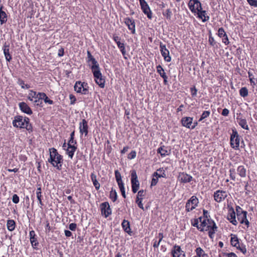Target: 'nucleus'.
<instances>
[{"label": "nucleus", "mask_w": 257, "mask_h": 257, "mask_svg": "<svg viewBox=\"0 0 257 257\" xmlns=\"http://www.w3.org/2000/svg\"><path fill=\"white\" fill-rule=\"evenodd\" d=\"M207 221L208 223L210 225V230L215 231L217 230V226L214 222V221L212 220L207 219Z\"/></svg>", "instance_id": "nucleus-40"}, {"label": "nucleus", "mask_w": 257, "mask_h": 257, "mask_svg": "<svg viewBox=\"0 0 257 257\" xmlns=\"http://www.w3.org/2000/svg\"><path fill=\"white\" fill-rule=\"evenodd\" d=\"M106 153L109 155H111V146L110 145V142L109 141H107V146H106Z\"/></svg>", "instance_id": "nucleus-50"}, {"label": "nucleus", "mask_w": 257, "mask_h": 257, "mask_svg": "<svg viewBox=\"0 0 257 257\" xmlns=\"http://www.w3.org/2000/svg\"><path fill=\"white\" fill-rule=\"evenodd\" d=\"M76 144V141L74 140V138H70V139L68 141V146H75Z\"/></svg>", "instance_id": "nucleus-56"}, {"label": "nucleus", "mask_w": 257, "mask_h": 257, "mask_svg": "<svg viewBox=\"0 0 257 257\" xmlns=\"http://www.w3.org/2000/svg\"><path fill=\"white\" fill-rule=\"evenodd\" d=\"M18 83L22 88L28 89L30 87V85L27 84H25L24 81H18Z\"/></svg>", "instance_id": "nucleus-47"}, {"label": "nucleus", "mask_w": 257, "mask_h": 257, "mask_svg": "<svg viewBox=\"0 0 257 257\" xmlns=\"http://www.w3.org/2000/svg\"><path fill=\"white\" fill-rule=\"evenodd\" d=\"M3 6L1 5L0 7V22L1 24L5 23L7 21V15L6 12L2 10Z\"/></svg>", "instance_id": "nucleus-27"}, {"label": "nucleus", "mask_w": 257, "mask_h": 257, "mask_svg": "<svg viewBox=\"0 0 257 257\" xmlns=\"http://www.w3.org/2000/svg\"><path fill=\"white\" fill-rule=\"evenodd\" d=\"M87 54L88 58L87 61L90 66L93 65H96V64L98 63L95 58L92 56L90 51H87Z\"/></svg>", "instance_id": "nucleus-32"}, {"label": "nucleus", "mask_w": 257, "mask_h": 257, "mask_svg": "<svg viewBox=\"0 0 257 257\" xmlns=\"http://www.w3.org/2000/svg\"><path fill=\"white\" fill-rule=\"evenodd\" d=\"M247 214V212L244 211V212L241 213V214H239L236 215H237V219L240 222V223L241 224L244 223L246 225L247 227H248L249 226V222L247 219V218H246Z\"/></svg>", "instance_id": "nucleus-17"}, {"label": "nucleus", "mask_w": 257, "mask_h": 257, "mask_svg": "<svg viewBox=\"0 0 257 257\" xmlns=\"http://www.w3.org/2000/svg\"><path fill=\"white\" fill-rule=\"evenodd\" d=\"M115 177L118 186H120L121 184H123L121 180V175L118 170L115 171Z\"/></svg>", "instance_id": "nucleus-37"}, {"label": "nucleus", "mask_w": 257, "mask_h": 257, "mask_svg": "<svg viewBox=\"0 0 257 257\" xmlns=\"http://www.w3.org/2000/svg\"><path fill=\"white\" fill-rule=\"evenodd\" d=\"M38 96L40 99L41 100L43 99L44 100L46 97H47V96L45 93H38Z\"/></svg>", "instance_id": "nucleus-55"}, {"label": "nucleus", "mask_w": 257, "mask_h": 257, "mask_svg": "<svg viewBox=\"0 0 257 257\" xmlns=\"http://www.w3.org/2000/svg\"><path fill=\"white\" fill-rule=\"evenodd\" d=\"M160 51L161 52L163 51H165V50H167L166 48V45L163 44L162 42L160 44Z\"/></svg>", "instance_id": "nucleus-62"}, {"label": "nucleus", "mask_w": 257, "mask_h": 257, "mask_svg": "<svg viewBox=\"0 0 257 257\" xmlns=\"http://www.w3.org/2000/svg\"><path fill=\"white\" fill-rule=\"evenodd\" d=\"M88 88L87 84L84 81L83 82L82 81H76L74 86L75 91L84 94L87 93Z\"/></svg>", "instance_id": "nucleus-5"}, {"label": "nucleus", "mask_w": 257, "mask_h": 257, "mask_svg": "<svg viewBox=\"0 0 257 257\" xmlns=\"http://www.w3.org/2000/svg\"><path fill=\"white\" fill-rule=\"evenodd\" d=\"M246 169L243 166H239L237 168V172L238 175L242 178L246 177Z\"/></svg>", "instance_id": "nucleus-30"}, {"label": "nucleus", "mask_w": 257, "mask_h": 257, "mask_svg": "<svg viewBox=\"0 0 257 257\" xmlns=\"http://www.w3.org/2000/svg\"><path fill=\"white\" fill-rule=\"evenodd\" d=\"M229 176L230 178L233 181L235 180V169H230L229 170Z\"/></svg>", "instance_id": "nucleus-44"}, {"label": "nucleus", "mask_w": 257, "mask_h": 257, "mask_svg": "<svg viewBox=\"0 0 257 257\" xmlns=\"http://www.w3.org/2000/svg\"><path fill=\"white\" fill-rule=\"evenodd\" d=\"M200 230L201 231H204V230L207 231L210 229V225L208 223L207 219H203V221H201Z\"/></svg>", "instance_id": "nucleus-28"}, {"label": "nucleus", "mask_w": 257, "mask_h": 257, "mask_svg": "<svg viewBox=\"0 0 257 257\" xmlns=\"http://www.w3.org/2000/svg\"><path fill=\"white\" fill-rule=\"evenodd\" d=\"M76 149L77 147L76 146H68V148L66 150L67 154L71 159L73 158L74 152L76 151Z\"/></svg>", "instance_id": "nucleus-26"}, {"label": "nucleus", "mask_w": 257, "mask_h": 257, "mask_svg": "<svg viewBox=\"0 0 257 257\" xmlns=\"http://www.w3.org/2000/svg\"><path fill=\"white\" fill-rule=\"evenodd\" d=\"M30 239L32 246H36L38 244L37 239L36 237V234L34 230L30 232Z\"/></svg>", "instance_id": "nucleus-29"}, {"label": "nucleus", "mask_w": 257, "mask_h": 257, "mask_svg": "<svg viewBox=\"0 0 257 257\" xmlns=\"http://www.w3.org/2000/svg\"><path fill=\"white\" fill-rule=\"evenodd\" d=\"M37 105H39L42 104V101L38 97L37 98H34V100L32 101Z\"/></svg>", "instance_id": "nucleus-58"}, {"label": "nucleus", "mask_w": 257, "mask_h": 257, "mask_svg": "<svg viewBox=\"0 0 257 257\" xmlns=\"http://www.w3.org/2000/svg\"><path fill=\"white\" fill-rule=\"evenodd\" d=\"M157 153L160 154L162 157H165L169 154L170 150L167 149V147L162 146L158 149Z\"/></svg>", "instance_id": "nucleus-23"}, {"label": "nucleus", "mask_w": 257, "mask_h": 257, "mask_svg": "<svg viewBox=\"0 0 257 257\" xmlns=\"http://www.w3.org/2000/svg\"><path fill=\"white\" fill-rule=\"evenodd\" d=\"M4 53L7 61L10 62L12 60V56L10 54L9 52V45H7L6 43L5 44L3 47Z\"/></svg>", "instance_id": "nucleus-22"}, {"label": "nucleus", "mask_w": 257, "mask_h": 257, "mask_svg": "<svg viewBox=\"0 0 257 257\" xmlns=\"http://www.w3.org/2000/svg\"><path fill=\"white\" fill-rule=\"evenodd\" d=\"M161 53L162 56L164 57V60L166 61H167L168 62H169L171 61V57L170 56V53L168 49L165 50V51H164Z\"/></svg>", "instance_id": "nucleus-36"}, {"label": "nucleus", "mask_w": 257, "mask_h": 257, "mask_svg": "<svg viewBox=\"0 0 257 257\" xmlns=\"http://www.w3.org/2000/svg\"><path fill=\"white\" fill-rule=\"evenodd\" d=\"M195 252L198 257H208V254L200 247L196 248Z\"/></svg>", "instance_id": "nucleus-34"}, {"label": "nucleus", "mask_w": 257, "mask_h": 257, "mask_svg": "<svg viewBox=\"0 0 257 257\" xmlns=\"http://www.w3.org/2000/svg\"><path fill=\"white\" fill-rule=\"evenodd\" d=\"M198 203V198L195 196H192L186 204V210L187 212L193 210L197 206Z\"/></svg>", "instance_id": "nucleus-6"}, {"label": "nucleus", "mask_w": 257, "mask_h": 257, "mask_svg": "<svg viewBox=\"0 0 257 257\" xmlns=\"http://www.w3.org/2000/svg\"><path fill=\"white\" fill-rule=\"evenodd\" d=\"M210 114V112L209 111H204L203 113H202V115L201 116V117L199 119V121H202L203 119L207 118L208 116H209Z\"/></svg>", "instance_id": "nucleus-43"}, {"label": "nucleus", "mask_w": 257, "mask_h": 257, "mask_svg": "<svg viewBox=\"0 0 257 257\" xmlns=\"http://www.w3.org/2000/svg\"><path fill=\"white\" fill-rule=\"evenodd\" d=\"M113 41L116 43L117 47L120 50L124 58L126 59V58L125 56L126 54V52L125 47V41L124 39H121L118 37H115L113 38Z\"/></svg>", "instance_id": "nucleus-9"}, {"label": "nucleus", "mask_w": 257, "mask_h": 257, "mask_svg": "<svg viewBox=\"0 0 257 257\" xmlns=\"http://www.w3.org/2000/svg\"><path fill=\"white\" fill-rule=\"evenodd\" d=\"M226 35L223 28H220L218 29V35L219 37L222 38L224 37V36Z\"/></svg>", "instance_id": "nucleus-45"}, {"label": "nucleus", "mask_w": 257, "mask_h": 257, "mask_svg": "<svg viewBox=\"0 0 257 257\" xmlns=\"http://www.w3.org/2000/svg\"><path fill=\"white\" fill-rule=\"evenodd\" d=\"M157 71L160 73V75L164 79V80H166L167 77L165 75V73L164 72V69L161 66H159L157 67Z\"/></svg>", "instance_id": "nucleus-39"}, {"label": "nucleus", "mask_w": 257, "mask_h": 257, "mask_svg": "<svg viewBox=\"0 0 257 257\" xmlns=\"http://www.w3.org/2000/svg\"><path fill=\"white\" fill-rule=\"evenodd\" d=\"M36 195H37V198L39 201V202L41 206V207H42L44 205L43 203H42V199H41V198L42 197V194L37 193Z\"/></svg>", "instance_id": "nucleus-54"}, {"label": "nucleus", "mask_w": 257, "mask_h": 257, "mask_svg": "<svg viewBox=\"0 0 257 257\" xmlns=\"http://www.w3.org/2000/svg\"><path fill=\"white\" fill-rule=\"evenodd\" d=\"M179 181L183 183L190 182L192 180V177L184 172L180 173L178 177Z\"/></svg>", "instance_id": "nucleus-14"}, {"label": "nucleus", "mask_w": 257, "mask_h": 257, "mask_svg": "<svg viewBox=\"0 0 257 257\" xmlns=\"http://www.w3.org/2000/svg\"><path fill=\"white\" fill-rule=\"evenodd\" d=\"M198 14V17L202 19L203 22H205L208 21L209 19V17L206 15L205 11L200 10L199 12L197 13Z\"/></svg>", "instance_id": "nucleus-31"}, {"label": "nucleus", "mask_w": 257, "mask_h": 257, "mask_svg": "<svg viewBox=\"0 0 257 257\" xmlns=\"http://www.w3.org/2000/svg\"><path fill=\"white\" fill-rule=\"evenodd\" d=\"M38 98V93L35 91H33L31 90L30 93L28 94V98L30 101H33L34 98Z\"/></svg>", "instance_id": "nucleus-38"}, {"label": "nucleus", "mask_w": 257, "mask_h": 257, "mask_svg": "<svg viewBox=\"0 0 257 257\" xmlns=\"http://www.w3.org/2000/svg\"><path fill=\"white\" fill-rule=\"evenodd\" d=\"M230 243L232 246L235 247L236 249L239 250L243 254L246 253V248L245 245L243 243L239 244V239L235 234H231Z\"/></svg>", "instance_id": "nucleus-3"}, {"label": "nucleus", "mask_w": 257, "mask_h": 257, "mask_svg": "<svg viewBox=\"0 0 257 257\" xmlns=\"http://www.w3.org/2000/svg\"><path fill=\"white\" fill-rule=\"evenodd\" d=\"M124 23L127 26L128 29L132 31V34H135V22L132 18H126L124 20Z\"/></svg>", "instance_id": "nucleus-13"}, {"label": "nucleus", "mask_w": 257, "mask_h": 257, "mask_svg": "<svg viewBox=\"0 0 257 257\" xmlns=\"http://www.w3.org/2000/svg\"><path fill=\"white\" fill-rule=\"evenodd\" d=\"M131 183L132 191L134 193H136L139 190L140 184L137 173L135 170H133L131 173Z\"/></svg>", "instance_id": "nucleus-7"}, {"label": "nucleus", "mask_w": 257, "mask_h": 257, "mask_svg": "<svg viewBox=\"0 0 257 257\" xmlns=\"http://www.w3.org/2000/svg\"><path fill=\"white\" fill-rule=\"evenodd\" d=\"M237 121L239 125L243 129L246 130H248L249 127L247 124V121L246 119L242 118H236Z\"/></svg>", "instance_id": "nucleus-25"}, {"label": "nucleus", "mask_w": 257, "mask_h": 257, "mask_svg": "<svg viewBox=\"0 0 257 257\" xmlns=\"http://www.w3.org/2000/svg\"><path fill=\"white\" fill-rule=\"evenodd\" d=\"M222 38V42L224 43L225 45H228L229 44V41L227 35H225L224 37Z\"/></svg>", "instance_id": "nucleus-61"}, {"label": "nucleus", "mask_w": 257, "mask_h": 257, "mask_svg": "<svg viewBox=\"0 0 257 257\" xmlns=\"http://www.w3.org/2000/svg\"><path fill=\"white\" fill-rule=\"evenodd\" d=\"M88 126L87 124V121L83 119L82 121L79 123V130L81 134H84L85 136H86L88 134Z\"/></svg>", "instance_id": "nucleus-15"}, {"label": "nucleus", "mask_w": 257, "mask_h": 257, "mask_svg": "<svg viewBox=\"0 0 257 257\" xmlns=\"http://www.w3.org/2000/svg\"><path fill=\"white\" fill-rule=\"evenodd\" d=\"M141 6L144 13L147 16L149 19H152V13L148 4L147 3Z\"/></svg>", "instance_id": "nucleus-21"}, {"label": "nucleus", "mask_w": 257, "mask_h": 257, "mask_svg": "<svg viewBox=\"0 0 257 257\" xmlns=\"http://www.w3.org/2000/svg\"><path fill=\"white\" fill-rule=\"evenodd\" d=\"M49 152L50 158L48 159V162L58 170H61L63 163L62 156L58 153L57 150L54 148L49 149Z\"/></svg>", "instance_id": "nucleus-1"}, {"label": "nucleus", "mask_w": 257, "mask_h": 257, "mask_svg": "<svg viewBox=\"0 0 257 257\" xmlns=\"http://www.w3.org/2000/svg\"><path fill=\"white\" fill-rule=\"evenodd\" d=\"M12 201L15 204L18 203L20 201L19 196L17 194H14L12 197Z\"/></svg>", "instance_id": "nucleus-52"}, {"label": "nucleus", "mask_w": 257, "mask_h": 257, "mask_svg": "<svg viewBox=\"0 0 257 257\" xmlns=\"http://www.w3.org/2000/svg\"><path fill=\"white\" fill-rule=\"evenodd\" d=\"M240 95L243 97L248 95V90L246 87H242L239 90Z\"/></svg>", "instance_id": "nucleus-42"}, {"label": "nucleus", "mask_w": 257, "mask_h": 257, "mask_svg": "<svg viewBox=\"0 0 257 257\" xmlns=\"http://www.w3.org/2000/svg\"><path fill=\"white\" fill-rule=\"evenodd\" d=\"M240 139L237 132L232 130V133L230 136V145L235 150H238L239 146Z\"/></svg>", "instance_id": "nucleus-4"}, {"label": "nucleus", "mask_w": 257, "mask_h": 257, "mask_svg": "<svg viewBox=\"0 0 257 257\" xmlns=\"http://www.w3.org/2000/svg\"><path fill=\"white\" fill-rule=\"evenodd\" d=\"M227 197V193L222 190H217L214 192L213 198L214 200L220 203L224 201Z\"/></svg>", "instance_id": "nucleus-8"}, {"label": "nucleus", "mask_w": 257, "mask_h": 257, "mask_svg": "<svg viewBox=\"0 0 257 257\" xmlns=\"http://www.w3.org/2000/svg\"><path fill=\"white\" fill-rule=\"evenodd\" d=\"M247 2L251 6L257 7V0H247Z\"/></svg>", "instance_id": "nucleus-51"}, {"label": "nucleus", "mask_w": 257, "mask_h": 257, "mask_svg": "<svg viewBox=\"0 0 257 257\" xmlns=\"http://www.w3.org/2000/svg\"><path fill=\"white\" fill-rule=\"evenodd\" d=\"M91 179L96 190H98L100 188V184L96 179V176L94 173L91 174Z\"/></svg>", "instance_id": "nucleus-35"}, {"label": "nucleus", "mask_w": 257, "mask_h": 257, "mask_svg": "<svg viewBox=\"0 0 257 257\" xmlns=\"http://www.w3.org/2000/svg\"><path fill=\"white\" fill-rule=\"evenodd\" d=\"M146 194V191L144 190H141L138 192L137 197L142 198L145 196Z\"/></svg>", "instance_id": "nucleus-49"}, {"label": "nucleus", "mask_w": 257, "mask_h": 257, "mask_svg": "<svg viewBox=\"0 0 257 257\" xmlns=\"http://www.w3.org/2000/svg\"><path fill=\"white\" fill-rule=\"evenodd\" d=\"M136 152L135 151H132L128 155L127 158L128 159L132 160L136 158Z\"/></svg>", "instance_id": "nucleus-46"}, {"label": "nucleus", "mask_w": 257, "mask_h": 257, "mask_svg": "<svg viewBox=\"0 0 257 257\" xmlns=\"http://www.w3.org/2000/svg\"><path fill=\"white\" fill-rule=\"evenodd\" d=\"M101 214L107 217L111 213V210L109 203L107 202H103L100 205Z\"/></svg>", "instance_id": "nucleus-11"}, {"label": "nucleus", "mask_w": 257, "mask_h": 257, "mask_svg": "<svg viewBox=\"0 0 257 257\" xmlns=\"http://www.w3.org/2000/svg\"><path fill=\"white\" fill-rule=\"evenodd\" d=\"M119 186V188L120 189V190L121 191L122 196L124 198H125L126 196H125V190H124V187L123 184H121L120 186Z\"/></svg>", "instance_id": "nucleus-53"}, {"label": "nucleus", "mask_w": 257, "mask_h": 257, "mask_svg": "<svg viewBox=\"0 0 257 257\" xmlns=\"http://www.w3.org/2000/svg\"><path fill=\"white\" fill-rule=\"evenodd\" d=\"M91 68L94 77L97 79H100V80H102L101 74L99 70L98 64L97 63L96 65L91 66Z\"/></svg>", "instance_id": "nucleus-18"}, {"label": "nucleus", "mask_w": 257, "mask_h": 257, "mask_svg": "<svg viewBox=\"0 0 257 257\" xmlns=\"http://www.w3.org/2000/svg\"><path fill=\"white\" fill-rule=\"evenodd\" d=\"M229 114V110L227 108H224L222 110V111L221 112V114L223 116H227Z\"/></svg>", "instance_id": "nucleus-64"}, {"label": "nucleus", "mask_w": 257, "mask_h": 257, "mask_svg": "<svg viewBox=\"0 0 257 257\" xmlns=\"http://www.w3.org/2000/svg\"><path fill=\"white\" fill-rule=\"evenodd\" d=\"M191 92L192 96H196L197 90L195 86H193L191 88Z\"/></svg>", "instance_id": "nucleus-59"}, {"label": "nucleus", "mask_w": 257, "mask_h": 257, "mask_svg": "<svg viewBox=\"0 0 257 257\" xmlns=\"http://www.w3.org/2000/svg\"><path fill=\"white\" fill-rule=\"evenodd\" d=\"M76 226H77V225L76 223H72L69 224V228L70 230H71L72 231H74V230H75V229L76 228Z\"/></svg>", "instance_id": "nucleus-60"}, {"label": "nucleus", "mask_w": 257, "mask_h": 257, "mask_svg": "<svg viewBox=\"0 0 257 257\" xmlns=\"http://www.w3.org/2000/svg\"><path fill=\"white\" fill-rule=\"evenodd\" d=\"M163 15L166 17L168 20H170L172 15V13L170 9H167L166 11L163 12Z\"/></svg>", "instance_id": "nucleus-41"}, {"label": "nucleus", "mask_w": 257, "mask_h": 257, "mask_svg": "<svg viewBox=\"0 0 257 257\" xmlns=\"http://www.w3.org/2000/svg\"><path fill=\"white\" fill-rule=\"evenodd\" d=\"M121 225L124 231L127 233L128 234L131 235L132 232L130 228V222L127 220H123L121 223Z\"/></svg>", "instance_id": "nucleus-24"}, {"label": "nucleus", "mask_w": 257, "mask_h": 257, "mask_svg": "<svg viewBox=\"0 0 257 257\" xmlns=\"http://www.w3.org/2000/svg\"><path fill=\"white\" fill-rule=\"evenodd\" d=\"M69 99L70 100V104L71 105L74 104L75 102H76V99L75 96L74 95L71 94L69 95Z\"/></svg>", "instance_id": "nucleus-48"}, {"label": "nucleus", "mask_w": 257, "mask_h": 257, "mask_svg": "<svg viewBox=\"0 0 257 257\" xmlns=\"http://www.w3.org/2000/svg\"><path fill=\"white\" fill-rule=\"evenodd\" d=\"M235 210H236V215L242 213L244 212V211H243L242 210V209L239 206H236Z\"/></svg>", "instance_id": "nucleus-57"}, {"label": "nucleus", "mask_w": 257, "mask_h": 257, "mask_svg": "<svg viewBox=\"0 0 257 257\" xmlns=\"http://www.w3.org/2000/svg\"><path fill=\"white\" fill-rule=\"evenodd\" d=\"M227 219L234 225H236L237 224V221L235 217V212L233 208L229 210V212L227 215Z\"/></svg>", "instance_id": "nucleus-19"}, {"label": "nucleus", "mask_w": 257, "mask_h": 257, "mask_svg": "<svg viewBox=\"0 0 257 257\" xmlns=\"http://www.w3.org/2000/svg\"><path fill=\"white\" fill-rule=\"evenodd\" d=\"M193 118L190 117H185L182 119V123L184 126L189 128L193 129L195 127V125H192Z\"/></svg>", "instance_id": "nucleus-16"}, {"label": "nucleus", "mask_w": 257, "mask_h": 257, "mask_svg": "<svg viewBox=\"0 0 257 257\" xmlns=\"http://www.w3.org/2000/svg\"><path fill=\"white\" fill-rule=\"evenodd\" d=\"M173 257H185L184 251L182 250L180 246L175 245L172 251Z\"/></svg>", "instance_id": "nucleus-12"}, {"label": "nucleus", "mask_w": 257, "mask_h": 257, "mask_svg": "<svg viewBox=\"0 0 257 257\" xmlns=\"http://www.w3.org/2000/svg\"><path fill=\"white\" fill-rule=\"evenodd\" d=\"M20 109L24 113H27L28 114H32L33 112L30 107L28 105V104L24 102H22L19 103V104Z\"/></svg>", "instance_id": "nucleus-20"}, {"label": "nucleus", "mask_w": 257, "mask_h": 257, "mask_svg": "<svg viewBox=\"0 0 257 257\" xmlns=\"http://www.w3.org/2000/svg\"><path fill=\"white\" fill-rule=\"evenodd\" d=\"M13 124L15 127L25 128L29 132L33 131L32 126L30 123V119L27 117H24L20 115L15 116L13 121Z\"/></svg>", "instance_id": "nucleus-2"}, {"label": "nucleus", "mask_w": 257, "mask_h": 257, "mask_svg": "<svg viewBox=\"0 0 257 257\" xmlns=\"http://www.w3.org/2000/svg\"><path fill=\"white\" fill-rule=\"evenodd\" d=\"M7 226L8 229L10 231H13L16 227V223L14 220L9 219L7 220Z\"/></svg>", "instance_id": "nucleus-33"}, {"label": "nucleus", "mask_w": 257, "mask_h": 257, "mask_svg": "<svg viewBox=\"0 0 257 257\" xmlns=\"http://www.w3.org/2000/svg\"><path fill=\"white\" fill-rule=\"evenodd\" d=\"M188 6L190 11L193 13H197L202 10L201 4L198 0H190Z\"/></svg>", "instance_id": "nucleus-10"}, {"label": "nucleus", "mask_w": 257, "mask_h": 257, "mask_svg": "<svg viewBox=\"0 0 257 257\" xmlns=\"http://www.w3.org/2000/svg\"><path fill=\"white\" fill-rule=\"evenodd\" d=\"M224 254L227 257H237L234 252L225 253Z\"/></svg>", "instance_id": "nucleus-63"}]
</instances>
